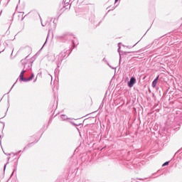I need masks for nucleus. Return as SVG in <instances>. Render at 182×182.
Segmentation results:
<instances>
[{
    "label": "nucleus",
    "instance_id": "obj_14",
    "mask_svg": "<svg viewBox=\"0 0 182 182\" xmlns=\"http://www.w3.org/2000/svg\"><path fill=\"white\" fill-rule=\"evenodd\" d=\"M21 150L18 151V152H16V154L15 153H12V154H14V156H18V154H19V153H21Z\"/></svg>",
    "mask_w": 182,
    "mask_h": 182
},
{
    "label": "nucleus",
    "instance_id": "obj_21",
    "mask_svg": "<svg viewBox=\"0 0 182 182\" xmlns=\"http://www.w3.org/2000/svg\"><path fill=\"white\" fill-rule=\"evenodd\" d=\"M155 177H153V176H150V178H154Z\"/></svg>",
    "mask_w": 182,
    "mask_h": 182
},
{
    "label": "nucleus",
    "instance_id": "obj_31",
    "mask_svg": "<svg viewBox=\"0 0 182 182\" xmlns=\"http://www.w3.org/2000/svg\"><path fill=\"white\" fill-rule=\"evenodd\" d=\"M77 130H78V132H79V129L77 128Z\"/></svg>",
    "mask_w": 182,
    "mask_h": 182
},
{
    "label": "nucleus",
    "instance_id": "obj_18",
    "mask_svg": "<svg viewBox=\"0 0 182 182\" xmlns=\"http://www.w3.org/2000/svg\"><path fill=\"white\" fill-rule=\"evenodd\" d=\"M136 180H140L141 181H143V180H144V178H136Z\"/></svg>",
    "mask_w": 182,
    "mask_h": 182
},
{
    "label": "nucleus",
    "instance_id": "obj_28",
    "mask_svg": "<svg viewBox=\"0 0 182 182\" xmlns=\"http://www.w3.org/2000/svg\"><path fill=\"white\" fill-rule=\"evenodd\" d=\"M21 21H23V17L21 18Z\"/></svg>",
    "mask_w": 182,
    "mask_h": 182
},
{
    "label": "nucleus",
    "instance_id": "obj_29",
    "mask_svg": "<svg viewBox=\"0 0 182 182\" xmlns=\"http://www.w3.org/2000/svg\"><path fill=\"white\" fill-rule=\"evenodd\" d=\"M28 56L26 57V59H28Z\"/></svg>",
    "mask_w": 182,
    "mask_h": 182
},
{
    "label": "nucleus",
    "instance_id": "obj_15",
    "mask_svg": "<svg viewBox=\"0 0 182 182\" xmlns=\"http://www.w3.org/2000/svg\"><path fill=\"white\" fill-rule=\"evenodd\" d=\"M159 77H160V75L156 76V78L154 79V80H156V82H159Z\"/></svg>",
    "mask_w": 182,
    "mask_h": 182
},
{
    "label": "nucleus",
    "instance_id": "obj_27",
    "mask_svg": "<svg viewBox=\"0 0 182 182\" xmlns=\"http://www.w3.org/2000/svg\"><path fill=\"white\" fill-rule=\"evenodd\" d=\"M54 26H55V27H56V24L54 23Z\"/></svg>",
    "mask_w": 182,
    "mask_h": 182
},
{
    "label": "nucleus",
    "instance_id": "obj_5",
    "mask_svg": "<svg viewBox=\"0 0 182 182\" xmlns=\"http://www.w3.org/2000/svg\"><path fill=\"white\" fill-rule=\"evenodd\" d=\"M33 144H35V142H31V143L27 144V145L23 148V151H25V150H28V149L32 147V146H33Z\"/></svg>",
    "mask_w": 182,
    "mask_h": 182
},
{
    "label": "nucleus",
    "instance_id": "obj_6",
    "mask_svg": "<svg viewBox=\"0 0 182 182\" xmlns=\"http://www.w3.org/2000/svg\"><path fill=\"white\" fill-rule=\"evenodd\" d=\"M121 44H122L121 43H118V46H119L118 52L119 53V65H120V63H122V54H120V45Z\"/></svg>",
    "mask_w": 182,
    "mask_h": 182
},
{
    "label": "nucleus",
    "instance_id": "obj_3",
    "mask_svg": "<svg viewBox=\"0 0 182 182\" xmlns=\"http://www.w3.org/2000/svg\"><path fill=\"white\" fill-rule=\"evenodd\" d=\"M137 80H136V77H131L129 81H128L127 85L129 87H133L134 85H136V82Z\"/></svg>",
    "mask_w": 182,
    "mask_h": 182
},
{
    "label": "nucleus",
    "instance_id": "obj_4",
    "mask_svg": "<svg viewBox=\"0 0 182 182\" xmlns=\"http://www.w3.org/2000/svg\"><path fill=\"white\" fill-rule=\"evenodd\" d=\"M32 69V62L30 61V63H26L24 64V70H31Z\"/></svg>",
    "mask_w": 182,
    "mask_h": 182
},
{
    "label": "nucleus",
    "instance_id": "obj_30",
    "mask_svg": "<svg viewBox=\"0 0 182 182\" xmlns=\"http://www.w3.org/2000/svg\"><path fill=\"white\" fill-rule=\"evenodd\" d=\"M8 156H11V154H8Z\"/></svg>",
    "mask_w": 182,
    "mask_h": 182
},
{
    "label": "nucleus",
    "instance_id": "obj_20",
    "mask_svg": "<svg viewBox=\"0 0 182 182\" xmlns=\"http://www.w3.org/2000/svg\"><path fill=\"white\" fill-rule=\"evenodd\" d=\"M41 25H42V26H46V25H44L43 23H41Z\"/></svg>",
    "mask_w": 182,
    "mask_h": 182
},
{
    "label": "nucleus",
    "instance_id": "obj_12",
    "mask_svg": "<svg viewBox=\"0 0 182 182\" xmlns=\"http://www.w3.org/2000/svg\"><path fill=\"white\" fill-rule=\"evenodd\" d=\"M170 164V161H166L162 164V167H166V166H168Z\"/></svg>",
    "mask_w": 182,
    "mask_h": 182
},
{
    "label": "nucleus",
    "instance_id": "obj_9",
    "mask_svg": "<svg viewBox=\"0 0 182 182\" xmlns=\"http://www.w3.org/2000/svg\"><path fill=\"white\" fill-rule=\"evenodd\" d=\"M72 44H73V49H75V48H76V45L78 44V43H75L74 40H72Z\"/></svg>",
    "mask_w": 182,
    "mask_h": 182
},
{
    "label": "nucleus",
    "instance_id": "obj_13",
    "mask_svg": "<svg viewBox=\"0 0 182 182\" xmlns=\"http://www.w3.org/2000/svg\"><path fill=\"white\" fill-rule=\"evenodd\" d=\"M71 124H73V126H80V124H75V122H70Z\"/></svg>",
    "mask_w": 182,
    "mask_h": 182
},
{
    "label": "nucleus",
    "instance_id": "obj_22",
    "mask_svg": "<svg viewBox=\"0 0 182 182\" xmlns=\"http://www.w3.org/2000/svg\"><path fill=\"white\" fill-rule=\"evenodd\" d=\"M156 173H153L152 176H156Z\"/></svg>",
    "mask_w": 182,
    "mask_h": 182
},
{
    "label": "nucleus",
    "instance_id": "obj_26",
    "mask_svg": "<svg viewBox=\"0 0 182 182\" xmlns=\"http://www.w3.org/2000/svg\"><path fill=\"white\" fill-rule=\"evenodd\" d=\"M1 123H3L4 126H5V123L4 122H1Z\"/></svg>",
    "mask_w": 182,
    "mask_h": 182
},
{
    "label": "nucleus",
    "instance_id": "obj_25",
    "mask_svg": "<svg viewBox=\"0 0 182 182\" xmlns=\"http://www.w3.org/2000/svg\"><path fill=\"white\" fill-rule=\"evenodd\" d=\"M33 82H36V78L33 80Z\"/></svg>",
    "mask_w": 182,
    "mask_h": 182
},
{
    "label": "nucleus",
    "instance_id": "obj_24",
    "mask_svg": "<svg viewBox=\"0 0 182 182\" xmlns=\"http://www.w3.org/2000/svg\"><path fill=\"white\" fill-rule=\"evenodd\" d=\"M119 0H115V4H116V2H117Z\"/></svg>",
    "mask_w": 182,
    "mask_h": 182
},
{
    "label": "nucleus",
    "instance_id": "obj_10",
    "mask_svg": "<svg viewBox=\"0 0 182 182\" xmlns=\"http://www.w3.org/2000/svg\"><path fill=\"white\" fill-rule=\"evenodd\" d=\"M157 86V81L156 80H154L152 82V87H156Z\"/></svg>",
    "mask_w": 182,
    "mask_h": 182
},
{
    "label": "nucleus",
    "instance_id": "obj_11",
    "mask_svg": "<svg viewBox=\"0 0 182 182\" xmlns=\"http://www.w3.org/2000/svg\"><path fill=\"white\" fill-rule=\"evenodd\" d=\"M69 2H70V0H64L65 6H68V5H69Z\"/></svg>",
    "mask_w": 182,
    "mask_h": 182
},
{
    "label": "nucleus",
    "instance_id": "obj_16",
    "mask_svg": "<svg viewBox=\"0 0 182 182\" xmlns=\"http://www.w3.org/2000/svg\"><path fill=\"white\" fill-rule=\"evenodd\" d=\"M16 82H18V80H16ZM16 82L13 85V86L11 88V90H12V89L14 88V86H15V85H16Z\"/></svg>",
    "mask_w": 182,
    "mask_h": 182
},
{
    "label": "nucleus",
    "instance_id": "obj_19",
    "mask_svg": "<svg viewBox=\"0 0 182 182\" xmlns=\"http://www.w3.org/2000/svg\"><path fill=\"white\" fill-rule=\"evenodd\" d=\"M9 162H7L5 165H4V170H6V164H8Z\"/></svg>",
    "mask_w": 182,
    "mask_h": 182
},
{
    "label": "nucleus",
    "instance_id": "obj_7",
    "mask_svg": "<svg viewBox=\"0 0 182 182\" xmlns=\"http://www.w3.org/2000/svg\"><path fill=\"white\" fill-rule=\"evenodd\" d=\"M102 60H103V62H105V63H106L111 69H116V68H113V67H112V65H110V64H109V62H107V60H106V58H103Z\"/></svg>",
    "mask_w": 182,
    "mask_h": 182
},
{
    "label": "nucleus",
    "instance_id": "obj_23",
    "mask_svg": "<svg viewBox=\"0 0 182 182\" xmlns=\"http://www.w3.org/2000/svg\"><path fill=\"white\" fill-rule=\"evenodd\" d=\"M9 159H11V157H9V158H8V161H9Z\"/></svg>",
    "mask_w": 182,
    "mask_h": 182
},
{
    "label": "nucleus",
    "instance_id": "obj_8",
    "mask_svg": "<svg viewBox=\"0 0 182 182\" xmlns=\"http://www.w3.org/2000/svg\"><path fill=\"white\" fill-rule=\"evenodd\" d=\"M60 118L62 119V120H68V119H70V118H68V116H66L65 114H62L60 116Z\"/></svg>",
    "mask_w": 182,
    "mask_h": 182
},
{
    "label": "nucleus",
    "instance_id": "obj_17",
    "mask_svg": "<svg viewBox=\"0 0 182 182\" xmlns=\"http://www.w3.org/2000/svg\"><path fill=\"white\" fill-rule=\"evenodd\" d=\"M46 42H48V37H47V38H46V42H45L44 44H43V46H45L46 45Z\"/></svg>",
    "mask_w": 182,
    "mask_h": 182
},
{
    "label": "nucleus",
    "instance_id": "obj_1",
    "mask_svg": "<svg viewBox=\"0 0 182 182\" xmlns=\"http://www.w3.org/2000/svg\"><path fill=\"white\" fill-rule=\"evenodd\" d=\"M71 52H72V50H70V48H65L55 58L54 62L57 63L58 68H60V65L62 64V62L63 61V58H66V55L67 56H69Z\"/></svg>",
    "mask_w": 182,
    "mask_h": 182
},
{
    "label": "nucleus",
    "instance_id": "obj_2",
    "mask_svg": "<svg viewBox=\"0 0 182 182\" xmlns=\"http://www.w3.org/2000/svg\"><path fill=\"white\" fill-rule=\"evenodd\" d=\"M26 73V70H22L21 72L20 75L18 77V82H29V81L32 80V79H33V77H35V75H33V73H32L31 75L30 76V77L25 78L23 77V75H25Z\"/></svg>",
    "mask_w": 182,
    "mask_h": 182
}]
</instances>
